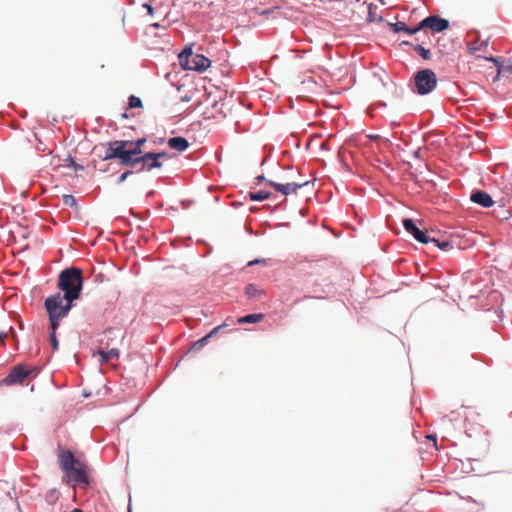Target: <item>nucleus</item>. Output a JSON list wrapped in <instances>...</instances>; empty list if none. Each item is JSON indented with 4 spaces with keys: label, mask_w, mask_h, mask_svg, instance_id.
<instances>
[{
    "label": "nucleus",
    "mask_w": 512,
    "mask_h": 512,
    "mask_svg": "<svg viewBox=\"0 0 512 512\" xmlns=\"http://www.w3.org/2000/svg\"><path fill=\"white\" fill-rule=\"evenodd\" d=\"M34 371V368L25 364L14 366L9 374L2 380L5 385L22 384L26 378Z\"/></svg>",
    "instance_id": "8"
},
{
    "label": "nucleus",
    "mask_w": 512,
    "mask_h": 512,
    "mask_svg": "<svg viewBox=\"0 0 512 512\" xmlns=\"http://www.w3.org/2000/svg\"><path fill=\"white\" fill-rule=\"evenodd\" d=\"M485 59L493 62L497 68V75L494 78V82L498 81L501 77L512 79V60L500 61L493 56L485 57Z\"/></svg>",
    "instance_id": "10"
},
{
    "label": "nucleus",
    "mask_w": 512,
    "mask_h": 512,
    "mask_svg": "<svg viewBox=\"0 0 512 512\" xmlns=\"http://www.w3.org/2000/svg\"><path fill=\"white\" fill-rule=\"evenodd\" d=\"M430 242L434 243L438 248L446 252L453 249L452 243L448 240H440L435 237H432V240Z\"/></svg>",
    "instance_id": "21"
},
{
    "label": "nucleus",
    "mask_w": 512,
    "mask_h": 512,
    "mask_svg": "<svg viewBox=\"0 0 512 512\" xmlns=\"http://www.w3.org/2000/svg\"><path fill=\"white\" fill-rule=\"evenodd\" d=\"M414 50L425 60L431 59V53L428 49H425L422 45H415Z\"/></svg>",
    "instance_id": "23"
},
{
    "label": "nucleus",
    "mask_w": 512,
    "mask_h": 512,
    "mask_svg": "<svg viewBox=\"0 0 512 512\" xmlns=\"http://www.w3.org/2000/svg\"><path fill=\"white\" fill-rule=\"evenodd\" d=\"M146 141V138L109 141L103 145L105 153L101 158L103 160L118 159L123 166L133 165L135 158L144 154L142 148Z\"/></svg>",
    "instance_id": "1"
},
{
    "label": "nucleus",
    "mask_w": 512,
    "mask_h": 512,
    "mask_svg": "<svg viewBox=\"0 0 512 512\" xmlns=\"http://www.w3.org/2000/svg\"><path fill=\"white\" fill-rule=\"evenodd\" d=\"M167 153L165 152H146L142 154L140 157L135 158L133 161V165H126L127 167H135L138 164H141V168L139 171H151L155 168H161L162 162L161 158H166Z\"/></svg>",
    "instance_id": "7"
},
{
    "label": "nucleus",
    "mask_w": 512,
    "mask_h": 512,
    "mask_svg": "<svg viewBox=\"0 0 512 512\" xmlns=\"http://www.w3.org/2000/svg\"><path fill=\"white\" fill-rule=\"evenodd\" d=\"M69 162V166L73 167L75 170H83L84 167L82 165L77 164L73 158L69 157L67 160Z\"/></svg>",
    "instance_id": "29"
},
{
    "label": "nucleus",
    "mask_w": 512,
    "mask_h": 512,
    "mask_svg": "<svg viewBox=\"0 0 512 512\" xmlns=\"http://www.w3.org/2000/svg\"><path fill=\"white\" fill-rule=\"evenodd\" d=\"M263 318H264V315L261 313L249 314V315L239 318L238 322L239 323H257V322L261 321Z\"/></svg>",
    "instance_id": "20"
},
{
    "label": "nucleus",
    "mask_w": 512,
    "mask_h": 512,
    "mask_svg": "<svg viewBox=\"0 0 512 512\" xmlns=\"http://www.w3.org/2000/svg\"><path fill=\"white\" fill-rule=\"evenodd\" d=\"M59 465L68 478V482L74 485H89V469L88 466L77 459L71 451L62 452L59 455Z\"/></svg>",
    "instance_id": "2"
},
{
    "label": "nucleus",
    "mask_w": 512,
    "mask_h": 512,
    "mask_svg": "<svg viewBox=\"0 0 512 512\" xmlns=\"http://www.w3.org/2000/svg\"><path fill=\"white\" fill-rule=\"evenodd\" d=\"M151 26H152V27H155V28H158V27H160V24H159V23H157V22H155V23H152V24H151Z\"/></svg>",
    "instance_id": "35"
},
{
    "label": "nucleus",
    "mask_w": 512,
    "mask_h": 512,
    "mask_svg": "<svg viewBox=\"0 0 512 512\" xmlns=\"http://www.w3.org/2000/svg\"><path fill=\"white\" fill-rule=\"evenodd\" d=\"M180 65L186 70L205 71L211 61L201 54H194L192 47H186L178 56Z\"/></svg>",
    "instance_id": "5"
},
{
    "label": "nucleus",
    "mask_w": 512,
    "mask_h": 512,
    "mask_svg": "<svg viewBox=\"0 0 512 512\" xmlns=\"http://www.w3.org/2000/svg\"><path fill=\"white\" fill-rule=\"evenodd\" d=\"M449 27L448 20L444 18H440L438 16H428L423 19L418 25V31L429 28L434 32H442Z\"/></svg>",
    "instance_id": "9"
},
{
    "label": "nucleus",
    "mask_w": 512,
    "mask_h": 512,
    "mask_svg": "<svg viewBox=\"0 0 512 512\" xmlns=\"http://www.w3.org/2000/svg\"><path fill=\"white\" fill-rule=\"evenodd\" d=\"M487 47H488V41H486V40H483V41L475 40V41L470 42L468 44V52L471 55H474V56H476L478 58L483 57L485 59L486 56H483L481 54V52L485 53Z\"/></svg>",
    "instance_id": "15"
},
{
    "label": "nucleus",
    "mask_w": 512,
    "mask_h": 512,
    "mask_svg": "<svg viewBox=\"0 0 512 512\" xmlns=\"http://www.w3.org/2000/svg\"><path fill=\"white\" fill-rule=\"evenodd\" d=\"M453 414H454V413H451V415H446V416H444V417H443V420H446V419H448L449 421H453V420H455L456 418H454V417H453Z\"/></svg>",
    "instance_id": "32"
},
{
    "label": "nucleus",
    "mask_w": 512,
    "mask_h": 512,
    "mask_svg": "<svg viewBox=\"0 0 512 512\" xmlns=\"http://www.w3.org/2000/svg\"><path fill=\"white\" fill-rule=\"evenodd\" d=\"M50 343L54 351L59 349V342L56 338V330H52L50 332Z\"/></svg>",
    "instance_id": "26"
},
{
    "label": "nucleus",
    "mask_w": 512,
    "mask_h": 512,
    "mask_svg": "<svg viewBox=\"0 0 512 512\" xmlns=\"http://www.w3.org/2000/svg\"><path fill=\"white\" fill-rule=\"evenodd\" d=\"M261 262H262V261H260V260H254V261H250V262H249V265L251 266V265H254V264L261 263Z\"/></svg>",
    "instance_id": "33"
},
{
    "label": "nucleus",
    "mask_w": 512,
    "mask_h": 512,
    "mask_svg": "<svg viewBox=\"0 0 512 512\" xmlns=\"http://www.w3.org/2000/svg\"><path fill=\"white\" fill-rule=\"evenodd\" d=\"M270 195H271L270 192H267V191H264V190H260V191H257V192H251L249 194V198L252 201H263V200L268 199L270 197Z\"/></svg>",
    "instance_id": "22"
},
{
    "label": "nucleus",
    "mask_w": 512,
    "mask_h": 512,
    "mask_svg": "<svg viewBox=\"0 0 512 512\" xmlns=\"http://www.w3.org/2000/svg\"><path fill=\"white\" fill-rule=\"evenodd\" d=\"M472 202L479 204L482 207L488 208L491 207L494 203L490 194L485 191H476L473 192L470 196Z\"/></svg>",
    "instance_id": "14"
},
{
    "label": "nucleus",
    "mask_w": 512,
    "mask_h": 512,
    "mask_svg": "<svg viewBox=\"0 0 512 512\" xmlns=\"http://www.w3.org/2000/svg\"><path fill=\"white\" fill-rule=\"evenodd\" d=\"M140 107H142L141 99L135 95H131L129 97V108L133 109V108H140Z\"/></svg>",
    "instance_id": "25"
},
{
    "label": "nucleus",
    "mask_w": 512,
    "mask_h": 512,
    "mask_svg": "<svg viewBox=\"0 0 512 512\" xmlns=\"http://www.w3.org/2000/svg\"><path fill=\"white\" fill-rule=\"evenodd\" d=\"M268 185L273 187L277 192L282 195L288 196L290 194H295L297 191L308 184V182H287V183H278L273 180H269Z\"/></svg>",
    "instance_id": "11"
},
{
    "label": "nucleus",
    "mask_w": 512,
    "mask_h": 512,
    "mask_svg": "<svg viewBox=\"0 0 512 512\" xmlns=\"http://www.w3.org/2000/svg\"><path fill=\"white\" fill-rule=\"evenodd\" d=\"M143 8H145L147 10V13L150 15V16H154L155 14V9L152 7V5L148 4V3H145L143 4Z\"/></svg>",
    "instance_id": "31"
},
{
    "label": "nucleus",
    "mask_w": 512,
    "mask_h": 512,
    "mask_svg": "<svg viewBox=\"0 0 512 512\" xmlns=\"http://www.w3.org/2000/svg\"><path fill=\"white\" fill-rule=\"evenodd\" d=\"M82 272L78 268L63 270L58 278V287L64 292L62 295L65 301L73 302L78 299L82 290Z\"/></svg>",
    "instance_id": "3"
},
{
    "label": "nucleus",
    "mask_w": 512,
    "mask_h": 512,
    "mask_svg": "<svg viewBox=\"0 0 512 512\" xmlns=\"http://www.w3.org/2000/svg\"><path fill=\"white\" fill-rule=\"evenodd\" d=\"M509 211L506 210L504 207H500V211L497 214V217L501 219H508Z\"/></svg>",
    "instance_id": "30"
},
{
    "label": "nucleus",
    "mask_w": 512,
    "mask_h": 512,
    "mask_svg": "<svg viewBox=\"0 0 512 512\" xmlns=\"http://www.w3.org/2000/svg\"><path fill=\"white\" fill-rule=\"evenodd\" d=\"M429 440H433L436 443V437L434 435L427 436Z\"/></svg>",
    "instance_id": "34"
},
{
    "label": "nucleus",
    "mask_w": 512,
    "mask_h": 512,
    "mask_svg": "<svg viewBox=\"0 0 512 512\" xmlns=\"http://www.w3.org/2000/svg\"><path fill=\"white\" fill-rule=\"evenodd\" d=\"M44 306L49 316L50 329L57 330L61 320L68 316L72 302L65 301L58 292L46 298Z\"/></svg>",
    "instance_id": "4"
},
{
    "label": "nucleus",
    "mask_w": 512,
    "mask_h": 512,
    "mask_svg": "<svg viewBox=\"0 0 512 512\" xmlns=\"http://www.w3.org/2000/svg\"><path fill=\"white\" fill-rule=\"evenodd\" d=\"M390 29L395 32H405L408 35L416 34L418 31L417 26L409 28L404 22L398 21L396 23H389Z\"/></svg>",
    "instance_id": "18"
},
{
    "label": "nucleus",
    "mask_w": 512,
    "mask_h": 512,
    "mask_svg": "<svg viewBox=\"0 0 512 512\" xmlns=\"http://www.w3.org/2000/svg\"><path fill=\"white\" fill-rule=\"evenodd\" d=\"M168 146L171 149L182 152L189 147V143L184 137H173L168 140Z\"/></svg>",
    "instance_id": "17"
},
{
    "label": "nucleus",
    "mask_w": 512,
    "mask_h": 512,
    "mask_svg": "<svg viewBox=\"0 0 512 512\" xmlns=\"http://www.w3.org/2000/svg\"><path fill=\"white\" fill-rule=\"evenodd\" d=\"M245 295L249 298L259 299L264 295V291L259 289L255 284H248L245 287Z\"/></svg>",
    "instance_id": "19"
},
{
    "label": "nucleus",
    "mask_w": 512,
    "mask_h": 512,
    "mask_svg": "<svg viewBox=\"0 0 512 512\" xmlns=\"http://www.w3.org/2000/svg\"><path fill=\"white\" fill-rule=\"evenodd\" d=\"M133 174V171L132 170H127L125 172H123L119 178H118V183H122L124 182L130 175Z\"/></svg>",
    "instance_id": "28"
},
{
    "label": "nucleus",
    "mask_w": 512,
    "mask_h": 512,
    "mask_svg": "<svg viewBox=\"0 0 512 512\" xmlns=\"http://www.w3.org/2000/svg\"><path fill=\"white\" fill-rule=\"evenodd\" d=\"M5 337H6V334H4V335L0 336V341H1V342H3V341H4V339H5Z\"/></svg>",
    "instance_id": "36"
},
{
    "label": "nucleus",
    "mask_w": 512,
    "mask_h": 512,
    "mask_svg": "<svg viewBox=\"0 0 512 512\" xmlns=\"http://www.w3.org/2000/svg\"><path fill=\"white\" fill-rule=\"evenodd\" d=\"M416 91L420 95L432 92L437 85V77L431 69L418 71L414 77Z\"/></svg>",
    "instance_id": "6"
},
{
    "label": "nucleus",
    "mask_w": 512,
    "mask_h": 512,
    "mask_svg": "<svg viewBox=\"0 0 512 512\" xmlns=\"http://www.w3.org/2000/svg\"><path fill=\"white\" fill-rule=\"evenodd\" d=\"M403 226L405 230L412 234L413 237L420 243L428 244L432 240V236H430L429 232H424L420 230L412 219H404Z\"/></svg>",
    "instance_id": "12"
},
{
    "label": "nucleus",
    "mask_w": 512,
    "mask_h": 512,
    "mask_svg": "<svg viewBox=\"0 0 512 512\" xmlns=\"http://www.w3.org/2000/svg\"><path fill=\"white\" fill-rule=\"evenodd\" d=\"M124 339V335L116 329L109 328L104 332V337L101 340V344L104 348L108 349L113 343H121Z\"/></svg>",
    "instance_id": "13"
},
{
    "label": "nucleus",
    "mask_w": 512,
    "mask_h": 512,
    "mask_svg": "<svg viewBox=\"0 0 512 512\" xmlns=\"http://www.w3.org/2000/svg\"><path fill=\"white\" fill-rule=\"evenodd\" d=\"M223 326H224V325H219V326L215 327V328H214V329H213V330H212L208 335H206L205 337H203L202 339H200V340L196 343V345L203 346V345L206 343V341H207L210 337H212V336H214L215 334H217V333H218V331H220V330L223 328Z\"/></svg>",
    "instance_id": "24"
},
{
    "label": "nucleus",
    "mask_w": 512,
    "mask_h": 512,
    "mask_svg": "<svg viewBox=\"0 0 512 512\" xmlns=\"http://www.w3.org/2000/svg\"><path fill=\"white\" fill-rule=\"evenodd\" d=\"M97 354L100 356V364H105L110 360H117L120 356V351L117 347L108 348L107 351L104 348H100L97 351Z\"/></svg>",
    "instance_id": "16"
},
{
    "label": "nucleus",
    "mask_w": 512,
    "mask_h": 512,
    "mask_svg": "<svg viewBox=\"0 0 512 512\" xmlns=\"http://www.w3.org/2000/svg\"><path fill=\"white\" fill-rule=\"evenodd\" d=\"M77 203L76 198L73 195H63V204L66 206L73 207Z\"/></svg>",
    "instance_id": "27"
}]
</instances>
